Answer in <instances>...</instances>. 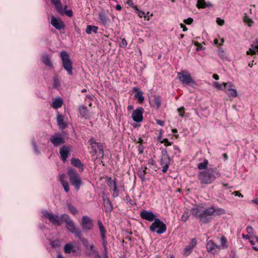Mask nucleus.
Masks as SVG:
<instances>
[{"label": "nucleus", "instance_id": "obj_24", "mask_svg": "<svg viewBox=\"0 0 258 258\" xmlns=\"http://www.w3.org/2000/svg\"><path fill=\"white\" fill-rule=\"evenodd\" d=\"M206 248L207 251L209 252H212L216 249H220L219 245L216 244L212 240L207 241Z\"/></svg>", "mask_w": 258, "mask_h": 258}, {"label": "nucleus", "instance_id": "obj_16", "mask_svg": "<svg viewBox=\"0 0 258 258\" xmlns=\"http://www.w3.org/2000/svg\"><path fill=\"white\" fill-rule=\"evenodd\" d=\"M86 250H87V255L93 256V258H102L97 248L93 243L90 244V246L86 248Z\"/></svg>", "mask_w": 258, "mask_h": 258}, {"label": "nucleus", "instance_id": "obj_23", "mask_svg": "<svg viewBox=\"0 0 258 258\" xmlns=\"http://www.w3.org/2000/svg\"><path fill=\"white\" fill-rule=\"evenodd\" d=\"M133 89L135 91V98L138 99L139 103H142L144 100L143 91L136 87H134Z\"/></svg>", "mask_w": 258, "mask_h": 258}, {"label": "nucleus", "instance_id": "obj_56", "mask_svg": "<svg viewBox=\"0 0 258 258\" xmlns=\"http://www.w3.org/2000/svg\"><path fill=\"white\" fill-rule=\"evenodd\" d=\"M169 164H166L165 165H163V168H162V171L163 173H165L167 172V171L168 169V167H169Z\"/></svg>", "mask_w": 258, "mask_h": 258}, {"label": "nucleus", "instance_id": "obj_33", "mask_svg": "<svg viewBox=\"0 0 258 258\" xmlns=\"http://www.w3.org/2000/svg\"><path fill=\"white\" fill-rule=\"evenodd\" d=\"M72 164L79 168H82V170L83 169V164L81 163V161L78 158H73L71 159Z\"/></svg>", "mask_w": 258, "mask_h": 258}, {"label": "nucleus", "instance_id": "obj_34", "mask_svg": "<svg viewBox=\"0 0 258 258\" xmlns=\"http://www.w3.org/2000/svg\"><path fill=\"white\" fill-rule=\"evenodd\" d=\"M64 251L66 253H70L72 252H75V250L74 249V246L72 244L69 243L65 244L64 246Z\"/></svg>", "mask_w": 258, "mask_h": 258}, {"label": "nucleus", "instance_id": "obj_62", "mask_svg": "<svg viewBox=\"0 0 258 258\" xmlns=\"http://www.w3.org/2000/svg\"><path fill=\"white\" fill-rule=\"evenodd\" d=\"M125 200L127 202L130 203L132 205H133V200L131 199V198L130 197V196L128 195H126L125 196Z\"/></svg>", "mask_w": 258, "mask_h": 258}, {"label": "nucleus", "instance_id": "obj_50", "mask_svg": "<svg viewBox=\"0 0 258 258\" xmlns=\"http://www.w3.org/2000/svg\"><path fill=\"white\" fill-rule=\"evenodd\" d=\"M161 158H170L167 154L166 149H164L161 151Z\"/></svg>", "mask_w": 258, "mask_h": 258}, {"label": "nucleus", "instance_id": "obj_54", "mask_svg": "<svg viewBox=\"0 0 258 258\" xmlns=\"http://www.w3.org/2000/svg\"><path fill=\"white\" fill-rule=\"evenodd\" d=\"M161 143H164L165 146H170L171 145V142H170L167 139H164L162 141H161Z\"/></svg>", "mask_w": 258, "mask_h": 258}, {"label": "nucleus", "instance_id": "obj_2", "mask_svg": "<svg viewBox=\"0 0 258 258\" xmlns=\"http://www.w3.org/2000/svg\"><path fill=\"white\" fill-rule=\"evenodd\" d=\"M61 218L66 224V228L70 232L74 234L75 236L77 235H79L80 232L82 231L76 226L74 221L71 219L68 214H62Z\"/></svg>", "mask_w": 258, "mask_h": 258}, {"label": "nucleus", "instance_id": "obj_63", "mask_svg": "<svg viewBox=\"0 0 258 258\" xmlns=\"http://www.w3.org/2000/svg\"><path fill=\"white\" fill-rule=\"evenodd\" d=\"M102 244L103 247V248H107V241L106 240H102Z\"/></svg>", "mask_w": 258, "mask_h": 258}, {"label": "nucleus", "instance_id": "obj_40", "mask_svg": "<svg viewBox=\"0 0 258 258\" xmlns=\"http://www.w3.org/2000/svg\"><path fill=\"white\" fill-rule=\"evenodd\" d=\"M189 211L188 209H185L184 211L183 214L181 217V220L183 222H186L189 217Z\"/></svg>", "mask_w": 258, "mask_h": 258}, {"label": "nucleus", "instance_id": "obj_48", "mask_svg": "<svg viewBox=\"0 0 258 258\" xmlns=\"http://www.w3.org/2000/svg\"><path fill=\"white\" fill-rule=\"evenodd\" d=\"M197 243V240L196 238H194L191 239L189 245L192 249L196 246Z\"/></svg>", "mask_w": 258, "mask_h": 258}, {"label": "nucleus", "instance_id": "obj_13", "mask_svg": "<svg viewBox=\"0 0 258 258\" xmlns=\"http://www.w3.org/2000/svg\"><path fill=\"white\" fill-rule=\"evenodd\" d=\"M144 109L142 107H139L134 110L132 117L134 121L140 122L143 119V113Z\"/></svg>", "mask_w": 258, "mask_h": 258}, {"label": "nucleus", "instance_id": "obj_19", "mask_svg": "<svg viewBox=\"0 0 258 258\" xmlns=\"http://www.w3.org/2000/svg\"><path fill=\"white\" fill-rule=\"evenodd\" d=\"M256 52L258 53V38H256L253 44L251 45V47L246 51L247 55H255Z\"/></svg>", "mask_w": 258, "mask_h": 258}, {"label": "nucleus", "instance_id": "obj_18", "mask_svg": "<svg viewBox=\"0 0 258 258\" xmlns=\"http://www.w3.org/2000/svg\"><path fill=\"white\" fill-rule=\"evenodd\" d=\"M70 153V149L69 147L63 146L59 149V153L63 162H66Z\"/></svg>", "mask_w": 258, "mask_h": 258}, {"label": "nucleus", "instance_id": "obj_60", "mask_svg": "<svg viewBox=\"0 0 258 258\" xmlns=\"http://www.w3.org/2000/svg\"><path fill=\"white\" fill-rule=\"evenodd\" d=\"M138 151L140 154H142L143 152L144 148L141 144H139L138 146Z\"/></svg>", "mask_w": 258, "mask_h": 258}, {"label": "nucleus", "instance_id": "obj_61", "mask_svg": "<svg viewBox=\"0 0 258 258\" xmlns=\"http://www.w3.org/2000/svg\"><path fill=\"white\" fill-rule=\"evenodd\" d=\"M156 121L157 123L160 126H163L164 124V121L163 120H159V119H156Z\"/></svg>", "mask_w": 258, "mask_h": 258}, {"label": "nucleus", "instance_id": "obj_27", "mask_svg": "<svg viewBox=\"0 0 258 258\" xmlns=\"http://www.w3.org/2000/svg\"><path fill=\"white\" fill-rule=\"evenodd\" d=\"M146 169L147 167L142 166L140 168L138 172V175L141 179L142 182L145 181V174H146Z\"/></svg>", "mask_w": 258, "mask_h": 258}, {"label": "nucleus", "instance_id": "obj_44", "mask_svg": "<svg viewBox=\"0 0 258 258\" xmlns=\"http://www.w3.org/2000/svg\"><path fill=\"white\" fill-rule=\"evenodd\" d=\"M244 21L248 24L249 26H251V24L253 23V22L251 18H250L246 13H245L244 16Z\"/></svg>", "mask_w": 258, "mask_h": 258}, {"label": "nucleus", "instance_id": "obj_59", "mask_svg": "<svg viewBox=\"0 0 258 258\" xmlns=\"http://www.w3.org/2000/svg\"><path fill=\"white\" fill-rule=\"evenodd\" d=\"M103 258L108 257L107 248H103Z\"/></svg>", "mask_w": 258, "mask_h": 258}, {"label": "nucleus", "instance_id": "obj_36", "mask_svg": "<svg viewBox=\"0 0 258 258\" xmlns=\"http://www.w3.org/2000/svg\"><path fill=\"white\" fill-rule=\"evenodd\" d=\"M209 164V161L207 159H205L204 162L200 163L198 165V168L199 170H207L208 169V165Z\"/></svg>", "mask_w": 258, "mask_h": 258}, {"label": "nucleus", "instance_id": "obj_51", "mask_svg": "<svg viewBox=\"0 0 258 258\" xmlns=\"http://www.w3.org/2000/svg\"><path fill=\"white\" fill-rule=\"evenodd\" d=\"M178 111L179 112V115L181 117H183L184 114V108L183 107H181L179 108L178 109Z\"/></svg>", "mask_w": 258, "mask_h": 258}, {"label": "nucleus", "instance_id": "obj_22", "mask_svg": "<svg viewBox=\"0 0 258 258\" xmlns=\"http://www.w3.org/2000/svg\"><path fill=\"white\" fill-rule=\"evenodd\" d=\"M51 3L55 6L56 11L61 15H63V9L60 0H50Z\"/></svg>", "mask_w": 258, "mask_h": 258}, {"label": "nucleus", "instance_id": "obj_47", "mask_svg": "<svg viewBox=\"0 0 258 258\" xmlns=\"http://www.w3.org/2000/svg\"><path fill=\"white\" fill-rule=\"evenodd\" d=\"M135 9L136 10V13L138 14V16L140 18H143V17H144V18H146L145 14V13L144 12L140 11V10L137 9L136 7H135Z\"/></svg>", "mask_w": 258, "mask_h": 258}, {"label": "nucleus", "instance_id": "obj_30", "mask_svg": "<svg viewBox=\"0 0 258 258\" xmlns=\"http://www.w3.org/2000/svg\"><path fill=\"white\" fill-rule=\"evenodd\" d=\"M79 112L81 116L83 118H87L88 117V110L85 105H82L79 107Z\"/></svg>", "mask_w": 258, "mask_h": 258}, {"label": "nucleus", "instance_id": "obj_49", "mask_svg": "<svg viewBox=\"0 0 258 258\" xmlns=\"http://www.w3.org/2000/svg\"><path fill=\"white\" fill-rule=\"evenodd\" d=\"M213 86L214 87H215L216 88H217L219 90H223L224 89L222 85L218 82H215L213 83Z\"/></svg>", "mask_w": 258, "mask_h": 258}, {"label": "nucleus", "instance_id": "obj_14", "mask_svg": "<svg viewBox=\"0 0 258 258\" xmlns=\"http://www.w3.org/2000/svg\"><path fill=\"white\" fill-rule=\"evenodd\" d=\"M140 216L143 219L150 222L153 221L155 219V215L152 211L145 210L141 212Z\"/></svg>", "mask_w": 258, "mask_h": 258}, {"label": "nucleus", "instance_id": "obj_9", "mask_svg": "<svg viewBox=\"0 0 258 258\" xmlns=\"http://www.w3.org/2000/svg\"><path fill=\"white\" fill-rule=\"evenodd\" d=\"M81 225L83 232H87L93 228V220L88 216H83L82 218Z\"/></svg>", "mask_w": 258, "mask_h": 258}, {"label": "nucleus", "instance_id": "obj_15", "mask_svg": "<svg viewBox=\"0 0 258 258\" xmlns=\"http://www.w3.org/2000/svg\"><path fill=\"white\" fill-rule=\"evenodd\" d=\"M51 24L57 30H61L65 27L64 23L60 18H56L52 16L51 19Z\"/></svg>", "mask_w": 258, "mask_h": 258}, {"label": "nucleus", "instance_id": "obj_21", "mask_svg": "<svg viewBox=\"0 0 258 258\" xmlns=\"http://www.w3.org/2000/svg\"><path fill=\"white\" fill-rule=\"evenodd\" d=\"M103 204L104 207V211L106 213H110L113 209V206L111 202L107 198H103Z\"/></svg>", "mask_w": 258, "mask_h": 258}, {"label": "nucleus", "instance_id": "obj_43", "mask_svg": "<svg viewBox=\"0 0 258 258\" xmlns=\"http://www.w3.org/2000/svg\"><path fill=\"white\" fill-rule=\"evenodd\" d=\"M192 248L189 245H187L183 250L184 255L186 256L189 255L192 251Z\"/></svg>", "mask_w": 258, "mask_h": 258}, {"label": "nucleus", "instance_id": "obj_5", "mask_svg": "<svg viewBox=\"0 0 258 258\" xmlns=\"http://www.w3.org/2000/svg\"><path fill=\"white\" fill-rule=\"evenodd\" d=\"M225 213L223 209L217 208H215L214 207H210L205 209L203 210V214L204 217L207 220V223L210 221L211 218L210 216H215L217 215H220L224 214Z\"/></svg>", "mask_w": 258, "mask_h": 258}, {"label": "nucleus", "instance_id": "obj_32", "mask_svg": "<svg viewBox=\"0 0 258 258\" xmlns=\"http://www.w3.org/2000/svg\"><path fill=\"white\" fill-rule=\"evenodd\" d=\"M63 104L62 100L58 97L54 99L52 103V107L55 109L60 108Z\"/></svg>", "mask_w": 258, "mask_h": 258}, {"label": "nucleus", "instance_id": "obj_12", "mask_svg": "<svg viewBox=\"0 0 258 258\" xmlns=\"http://www.w3.org/2000/svg\"><path fill=\"white\" fill-rule=\"evenodd\" d=\"M224 91L229 97H236L237 96V92L234 88V86L231 82L223 83Z\"/></svg>", "mask_w": 258, "mask_h": 258}, {"label": "nucleus", "instance_id": "obj_1", "mask_svg": "<svg viewBox=\"0 0 258 258\" xmlns=\"http://www.w3.org/2000/svg\"><path fill=\"white\" fill-rule=\"evenodd\" d=\"M221 176V174L217 167H210L207 170L200 171L198 179L200 184H210Z\"/></svg>", "mask_w": 258, "mask_h": 258}, {"label": "nucleus", "instance_id": "obj_4", "mask_svg": "<svg viewBox=\"0 0 258 258\" xmlns=\"http://www.w3.org/2000/svg\"><path fill=\"white\" fill-rule=\"evenodd\" d=\"M68 174L71 184L75 186L76 190H79L82 184V181L77 171L73 168H69L68 171Z\"/></svg>", "mask_w": 258, "mask_h": 258}, {"label": "nucleus", "instance_id": "obj_25", "mask_svg": "<svg viewBox=\"0 0 258 258\" xmlns=\"http://www.w3.org/2000/svg\"><path fill=\"white\" fill-rule=\"evenodd\" d=\"M154 99L150 101V103L152 104V105L156 107L157 109H158L161 104V97L159 95H155L153 96Z\"/></svg>", "mask_w": 258, "mask_h": 258}, {"label": "nucleus", "instance_id": "obj_55", "mask_svg": "<svg viewBox=\"0 0 258 258\" xmlns=\"http://www.w3.org/2000/svg\"><path fill=\"white\" fill-rule=\"evenodd\" d=\"M217 23L218 25L222 26L224 23V21L223 19H221L220 18H217L216 20Z\"/></svg>", "mask_w": 258, "mask_h": 258}, {"label": "nucleus", "instance_id": "obj_58", "mask_svg": "<svg viewBox=\"0 0 258 258\" xmlns=\"http://www.w3.org/2000/svg\"><path fill=\"white\" fill-rule=\"evenodd\" d=\"M32 143H33V145L34 149V150H35V152L37 154H39L40 152H39L38 148L37 146V145H36L35 143L33 141Z\"/></svg>", "mask_w": 258, "mask_h": 258}, {"label": "nucleus", "instance_id": "obj_8", "mask_svg": "<svg viewBox=\"0 0 258 258\" xmlns=\"http://www.w3.org/2000/svg\"><path fill=\"white\" fill-rule=\"evenodd\" d=\"M166 225L159 218H155L154 222L150 226L152 232L156 231L158 234H162L166 231Z\"/></svg>", "mask_w": 258, "mask_h": 258}, {"label": "nucleus", "instance_id": "obj_38", "mask_svg": "<svg viewBox=\"0 0 258 258\" xmlns=\"http://www.w3.org/2000/svg\"><path fill=\"white\" fill-rule=\"evenodd\" d=\"M218 55L222 59H227L228 57L226 53L222 48H219L217 50Z\"/></svg>", "mask_w": 258, "mask_h": 258}, {"label": "nucleus", "instance_id": "obj_46", "mask_svg": "<svg viewBox=\"0 0 258 258\" xmlns=\"http://www.w3.org/2000/svg\"><path fill=\"white\" fill-rule=\"evenodd\" d=\"M170 158H161L160 161L161 165H165L166 164H169Z\"/></svg>", "mask_w": 258, "mask_h": 258}, {"label": "nucleus", "instance_id": "obj_11", "mask_svg": "<svg viewBox=\"0 0 258 258\" xmlns=\"http://www.w3.org/2000/svg\"><path fill=\"white\" fill-rule=\"evenodd\" d=\"M191 212L192 215L198 219L200 221H202L204 224L207 223L208 221L204 217L203 210L202 208L199 206H195L191 208Z\"/></svg>", "mask_w": 258, "mask_h": 258}, {"label": "nucleus", "instance_id": "obj_17", "mask_svg": "<svg viewBox=\"0 0 258 258\" xmlns=\"http://www.w3.org/2000/svg\"><path fill=\"white\" fill-rule=\"evenodd\" d=\"M89 143L95 153H97V151H99L103 155V150L101 145L96 142L93 138L90 139Z\"/></svg>", "mask_w": 258, "mask_h": 258}, {"label": "nucleus", "instance_id": "obj_28", "mask_svg": "<svg viewBox=\"0 0 258 258\" xmlns=\"http://www.w3.org/2000/svg\"><path fill=\"white\" fill-rule=\"evenodd\" d=\"M42 61L45 66H47L50 68H52V63L50 60V58L47 54H44L42 55Z\"/></svg>", "mask_w": 258, "mask_h": 258}, {"label": "nucleus", "instance_id": "obj_3", "mask_svg": "<svg viewBox=\"0 0 258 258\" xmlns=\"http://www.w3.org/2000/svg\"><path fill=\"white\" fill-rule=\"evenodd\" d=\"M60 57L63 69L67 72L69 75L72 76L73 75V62L68 53L66 51H62L60 53Z\"/></svg>", "mask_w": 258, "mask_h": 258}, {"label": "nucleus", "instance_id": "obj_6", "mask_svg": "<svg viewBox=\"0 0 258 258\" xmlns=\"http://www.w3.org/2000/svg\"><path fill=\"white\" fill-rule=\"evenodd\" d=\"M179 80L183 84L188 85L191 86H197V82L192 79L191 76L186 71H182L177 73Z\"/></svg>", "mask_w": 258, "mask_h": 258}, {"label": "nucleus", "instance_id": "obj_37", "mask_svg": "<svg viewBox=\"0 0 258 258\" xmlns=\"http://www.w3.org/2000/svg\"><path fill=\"white\" fill-rule=\"evenodd\" d=\"M99 18L101 22L104 24L107 23L109 20V18L103 13H100L99 14Z\"/></svg>", "mask_w": 258, "mask_h": 258}, {"label": "nucleus", "instance_id": "obj_26", "mask_svg": "<svg viewBox=\"0 0 258 258\" xmlns=\"http://www.w3.org/2000/svg\"><path fill=\"white\" fill-rule=\"evenodd\" d=\"M57 122L59 128L61 130H63L68 126L67 122L64 121L63 116L59 114L57 116Z\"/></svg>", "mask_w": 258, "mask_h": 258}, {"label": "nucleus", "instance_id": "obj_39", "mask_svg": "<svg viewBox=\"0 0 258 258\" xmlns=\"http://www.w3.org/2000/svg\"><path fill=\"white\" fill-rule=\"evenodd\" d=\"M111 178L110 177L109 178L108 181H110V183L109 184V186L110 187H113V191H115L116 189H117V179L116 178H114L112 181H111Z\"/></svg>", "mask_w": 258, "mask_h": 258}, {"label": "nucleus", "instance_id": "obj_29", "mask_svg": "<svg viewBox=\"0 0 258 258\" xmlns=\"http://www.w3.org/2000/svg\"><path fill=\"white\" fill-rule=\"evenodd\" d=\"M220 245H219L220 246V249H227L228 248V243H227V240L225 236H222L220 238Z\"/></svg>", "mask_w": 258, "mask_h": 258}, {"label": "nucleus", "instance_id": "obj_41", "mask_svg": "<svg viewBox=\"0 0 258 258\" xmlns=\"http://www.w3.org/2000/svg\"><path fill=\"white\" fill-rule=\"evenodd\" d=\"M208 6L207 5V3L205 2L204 0H199L198 1L197 7L198 8H206Z\"/></svg>", "mask_w": 258, "mask_h": 258}, {"label": "nucleus", "instance_id": "obj_20", "mask_svg": "<svg viewBox=\"0 0 258 258\" xmlns=\"http://www.w3.org/2000/svg\"><path fill=\"white\" fill-rule=\"evenodd\" d=\"M66 175L64 174H60L59 175V181L61 183L64 191L66 192H68L70 190L69 183L67 180H65Z\"/></svg>", "mask_w": 258, "mask_h": 258}, {"label": "nucleus", "instance_id": "obj_42", "mask_svg": "<svg viewBox=\"0 0 258 258\" xmlns=\"http://www.w3.org/2000/svg\"><path fill=\"white\" fill-rule=\"evenodd\" d=\"M68 207L70 211L74 215L78 213L77 209L71 204L68 203Z\"/></svg>", "mask_w": 258, "mask_h": 258}, {"label": "nucleus", "instance_id": "obj_45", "mask_svg": "<svg viewBox=\"0 0 258 258\" xmlns=\"http://www.w3.org/2000/svg\"><path fill=\"white\" fill-rule=\"evenodd\" d=\"M171 151L172 152V154L174 155L178 156L180 153V149L177 146H175L173 147Z\"/></svg>", "mask_w": 258, "mask_h": 258}, {"label": "nucleus", "instance_id": "obj_10", "mask_svg": "<svg viewBox=\"0 0 258 258\" xmlns=\"http://www.w3.org/2000/svg\"><path fill=\"white\" fill-rule=\"evenodd\" d=\"M50 141L54 147L60 146L65 143L64 136L59 133H56L52 135L50 138Z\"/></svg>", "mask_w": 258, "mask_h": 258}, {"label": "nucleus", "instance_id": "obj_52", "mask_svg": "<svg viewBox=\"0 0 258 258\" xmlns=\"http://www.w3.org/2000/svg\"><path fill=\"white\" fill-rule=\"evenodd\" d=\"M63 15L66 14L69 17H72L73 16V12L71 10H66V11H63Z\"/></svg>", "mask_w": 258, "mask_h": 258}, {"label": "nucleus", "instance_id": "obj_53", "mask_svg": "<svg viewBox=\"0 0 258 258\" xmlns=\"http://www.w3.org/2000/svg\"><path fill=\"white\" fill-rule=\"evenodd\" d=\"M120 47H125L127 45V42L125 38L121 39V42L119 44Z\"/></svg>", "mask_w": 258, "mask_h": 258}, {"label": "nucleus", "instance_id": "obj_31", "mask_svg": "<svg viewBox=\"0 0 258 258\" xmlns=\"http://www.w3.org/2000/svg\"><path fill=\"white\" fill-rule=\"evenodd\" d=\"M76 237H78L81 241L82 244L86 247V249L90 246L88 240L82 237V232H80L79 235H77Z\"/></svg>", "mask_w": 258, "mask_h": 258}, {"label": "nucleus", "instance_id": "obj_35", "mask_svg": "<svg viewBox=\"0 0 258 258\" xmlns=\"http://www.w3.org/2000/svg\"><path fill=\"white\" fill-rule=\"evenodd\" d=\"M98 28L96 26L88 25L86 29V32L88 34H90L92 32L97 33Z\"/></svg>", "mask_w": 258, "mask_h": 258}, {"label": "nucleus", "instance_id": "obj_7", "mask_svg": "<svg viewBox=\"0 0 258 258\" xmlns=\"http://www.w3.org/2000/svg\"><path fill=\"white\" fill-rule=\"evenodd\" d=\"M42 217L48 219L49 222L53 225L60 226L63 221L57 214L53 213L51 211L48 212L44 210L42 211Z\"/></svg>", "mask_w": 258, "mask_h": 258}, {"label": "nucleus", "instance_id": "obj_57", "mask_svg": "<svg viewBox=\"0 0 258 258\" xmlns=\"http://www.w3.org/2000/svg\"><path fill=\"white\" fill-rule=\"evenodd\" d=\"M192 22H193V19L191 18H188V19H185L184 20V22L188 25L191 24L192 23Z\"/></svg>", "mask_w": 258, "mask_h": 258}, {"label": "nucleus", "instance_id": "obj_64", "mask_svg": "<svg viewBox=\"0 0 258 258\" xmlns=\"http://www.w3.org/2000/svg\"><path fill=\"white\" fill-rule=\"evenodd\" d=\"M233 195H235V196H238L239 197H243V196L238 191H234L232 193Z\"/></svg>", "mask_w": 258, "mask_h": 258}]
</instances>
